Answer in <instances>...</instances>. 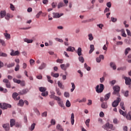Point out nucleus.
I'll use <instances>...</instances> for the list:
<instances>
[{
	"label": "nucleus",
	"mask_w": 131,
	"mask_h": 131,
	"mask_svg": "<svg viewBox=\"0 0 131 131\" xmlns=\"http://www.w3.org/2000/svg\"><path fill=\"white\" fill-rule=\"evenodd\" d=\"M96 92L98 94H101V93H103L104 91V84H100L99 85H97L95 88Z\"/></svg>",
	"instance_id": "obj_1"
},
{
	"label": "nucleus",
	"mask_w": 131,
	"mask_h": 131,
	"mask_svg": "<svg viewBox=\"0 0 131 131\" xmlns=\"http://www.w3.org/2000/svg\"><path fill=\"white\" fill-rule=\"evenodd\" d=\"M113 90H114L113 95H117L118 97H120V95H119V92L120 91V87H119V86L116 85L113 86Z\"/></svg>",
	"instance_id": "obj_2"
},
{
	"label": "nucleus",
	"mask_w": 131,
	"mask_h": 131,
	"mask_svg": "<svg viewBox=\"0 0 131 131\" xmlns=\"http://www.w3.org/2000/svg\"><path fill=\"white\" fill-rule=\"evenodd\" d=\"M103 128L104 129H112V130H114L115 128L113 127V124L109 123V122L106 123L102 126Z\"/></svg>",
	"instance_id": "obj_3"
},
{
	"label": "nucleus",
	"mask_w": 131,
	"mask_h": 131,
	"mask_svg": "<svg viewBox=\"0 0 131 131\" xmlns=\"http://www.w3.org/2000/svg\"><path fill=\"white\" fill-rule=\"evenodd\" d=\"M11 107H12V105H11V104H9L6 103H4L3 104L0 103V108H1V109H3V110L8 109V108H11Z\"/></svg>",
	"instance_id": "obj_4"
},
{
	"label": "nucleus",
	"mask_w": 131,
	"mask_h": 131,
	"mask_svg": "<svg viewBox=\"0 0 131 131\" xmlns=\"http://www.w3.org/2000/svg\"><path fill=\"white\" fill-rule=\"evenodd\" d=\"M120 101H121V99H120V98H117V99L112 103V106L113 107H117L118 105H119L120 102Z\"/></svg>",
	"instance_id": "obj_5"
},
{
	"label": "nucleus",
	"mask_w": 131,
	"mask_h": 131,
	"mask_svg": "<svg viewBox=\"0 0 131 131\" xmlns=\"http://www.w3.org/2000/svg\"><path fill=\"white\" fill-rule=\"evenodd\" d=\"M122 78H124L125 80V84H127V85H130V82H131V79L127 77H124V76H122Z\"/></svg>",
	"instance_id": "obj_6"
},
{
	"label": "nucleus",
	"mask_w": 131,
	"mask_h": 131,
	"mask_svg": "<svg viewBox=\"0 0 131 131\" xmlns=\"http://www.w3.org/2000/svg\"><path fill=\"white\" fill-rule=\"evenodd\" d=\"M3 82L6 83V88H8V89H10V88H11V82H10V81H9V80L8 79H3Z\"/></svg>",
	"instance_id": "obj_7"
},
{
	"label": "nucleus",
	"mask_w": 131,
	"mask_h": 131,
	"mask_svg": "<svg viewBox=\"0 0 131 131\" xmlns=\"http://www.w3.org/2000/svg\"><path fill=\"white\" fill-rule=\"evenodd\" d=\"M12 98L15 101H18V100H20V96H18V93L15 92L12 94Z\"/></svg>",
	"instance_id": "obj_8"
},
{
	"label": "nucleus",
	"mask_w": 131,
	"mask_h": 131,
	"mask_svg": "<svg viewBox=\"0 0 131 131\" xmlns=\"http://www.w3.org/2000/svg\"><path fill=\"white\" fill-rule=\"evenodd\" d=\"M3 127L4 128H5V130H10V124L9 123L4 124L3 125Z\"/></svg>",
	"instance_id": "obj_9"
},
{
	"label": "nucleus",
	"mask_w": 131,
	"mask_h": 131,
	"mask_svg": "<svg viewBox=\"0 0 131 131\" xmlns=\"http://www.w3.org/2000/svg\"><path fill=\"white\" fill-rule=\"evenodd\" d=\"M6 15H7V12L5 10L1 11L0 12L1 18H4V17H6Z\"/></svg>",
	"instance_id": "obj_10"
},
{
	"label": "nucleus",
	"mask_w": 131,
	"mask_h": 131,
	"mask_svg": "<svg viewBox=\"0 0 131 131\" xmlns=\"http://www.w3.org/2000/svg\"><path fill=\"white\" fill-rule=\"evenodd\" d=\"M11 56H17L19 55V51H14L13 50L11 53H10Z\"/></svg>",
	"instance_id": "obj_11"
},
{
	"label": "nucleus",
	"mask_w": 131,
	"mask_h": 131,
	"mask_svg": "<svg viewBox=\"0 0 131 131\" xmlns=\"http://www.w3.org/2000/svg\"><path fill=\"white\" fill-rule=\"evenodd\" d=\"M61 16H63V13H62L60 15V14L58 13H53V18H60Z\"/></svg>",
	"instance_id": "obj_12"
},
{
	"label": "nucleus",
	"mask_w": 131,
	"mask_h": 131,
	"mask_svg": "<svg viewBox=\"0 0 131 131\" xmlns=\"http://www.w3.org/2000/svg\"><path fill=\"white\" fill-rule=\"evenodd\" d=\"M28 93V89H24L19 92V95H25Z\"/></svg>",
	"instance_id": "obj_13"
},
{
	"label": "nucleus",
	"mask_w": 131,
	"mask_h": 131,
	"mask_svg": "<svg viewBox=\"0 0 131 131\" xmlns=\"http://www.w3.org/2000/svg\"><path fill=\"white\" fill-rule=\"evenodd\" d=\"M101 108H102V109H107L108 108V105H107V102H103L101 104Z\"/></svg>",
	"instance_id": "obj_14"
},
{
	"label": "nucleus",
	"mask_w": 131,
	"mask_h": 131,
	"mask_svg": "<svg viewBox=\"0 0 131 131\" xmlns=\"http://www.w3.org/2000/svg\"><path fill=\"white\" fill-rule=\"evenodd\" d=\"M74 50H75V48L71 46H69L68 48H67V52H74Z\"/></svg>",
	"instance_id": "obj_15"
},
{
	"label": "nucleus",
	"mask_w": 131,
	"mask_h": 131,
	"mask_svg": "<svg viewBox=\"0 0 131 131\" xmlns=\"http://www.w3.org/2000/svg\"><path fill=\"white\" fill-rule=\"evenodd\" d=\"M16 123V121L14 119H12L10 120V126L11 127H13L14 125H15Z\"/></svg>",
	"instance_id": "obj_16"
},
{
	"label": "nucleus",
	"mask_w": 131,
	"mask_h": 131,
	"mask_svg": "<svg viewBox=\"0 0 131 131\" xmlns=\"http://www.w3.org/2000/svg\"><path fill=\"white\" fill-rule=\"evenodd\" d=\"M71 122L72 125H73V124H74V113H72L71 114Z\"/></svg>",
	"instance_id": "obj_17"
},
{
	"label": "nucleus",
	"mask_w": 131,
	"mask_h": 131,
	"mask_svg": "<svg viewBox=\"0 0 131 131\" xmlns=\"http://www.w3.org/2000/svg\"><path fill=\"white\" fill-rule=\"evenodd\" d=\"M95 51V46L94 45H90V50L89 51V54H92L93 52Z\"/></svg>",
	"instance_id": "obj_18"
},
{
	"label": "nucleus",
	"mask_w": 131,
	"mask_h": 131,
	"mask_svg": "<svg viewBox=\"0 0 131 131\" xmlns=\"http://www.w3.org/2000/svg\"><path fill=\"white\" fill-rule=\"evenodd\" d=\"M10 18H13V15L10 14V13H7L6 15H5V19L6 20H10Z\"/></svg>",
	"instance_id": "obj_19"
},
{
	"label": "nucleus",
	"mask_w": 131,
	"mask_h": 131,
	"mask_svg": "<svg viewBox=\"0 0 131 131\" xmlns=\"http://www.w3.org/2000/svg\"><path fill=\"white\" fill-rule=\"evenodd\" d=\"M57 84H58L59 88H60V89H61V90H64V86L63 85V84H62V83H61V82H60V81H58Z\"/></svg>",
	"instance_id": "obj_20"
},
{
	"label": "nucleus",
	"mask_w": 131,
	"mask_h": 131,
	"mask_svg": "<svg viewBox=\"0 0 131 131\" xmlns=\"http://www.w3.org/2000/svg\"><path fill=\"white\" fill-rule=\"evenodd\" d=\"M110 66L112 68H113V70H116V65L114 62L110 63Z\"/></svg>",
	"instance_id": "obj_21"
},
{
	"label": "nucleus",
	"mask_w": 131,
	"mask_h": 131,
	"mask_svg": "<svg viewBox=\"0 0 131 131\" xmlns=\"http://www.w3.org/2000/svg\"><path fill=\"white\" fill-rule=\"evenodd\" d=\"M46 66H47V64H46L45 63H42L40 66L39 67V69H40V70H41L44 68H46Z\"/></svg>",
	"instance_id": "obj_22"
},
{
	"label": "nucleus",
	"mask_w": 131,
	"mask_h": 131,
	"mask_svg": "<svg viewBox=\"0 0 131 131\" xmlns=\"http://www.w3.org/2000/svg\"><path fill=\"white\" fill-rule=\"evenodd\" d=\"M25 42H27V43H32L33 40L32 39H29L27 38H25L24 39Z\"/></svg>",
	"instance_id": "obj_23"
},
{
	"label": "nucleus",
	"mask_w": 131,
	"mask_h": 131,
	"mask_svg": "<svg viewBox=\"0 0 131 131\" xmlns=\"http://www.w3.org/2000/svg\"><path fill=\"white\" fill-rule=\"evenodd\" d=\"M110 96H111V93L106 94L104 96V101H107L110 98Z\"/></svg>",
	"instance_id": "obj_24"
},
{
	"label": "nucleus",
	"mask_w": 131,
	"mask_h": 131,
	"mask_svg": "<svg viewBox=\"0 0 131 131\" xmlns=\"http://www.w3.org/2000/svg\"><path fill=\"white\" fill-rule=\"evenodd\" d=\"M35 128V123H33L31 126L29 128L30 130L32 131Z\"/></svg>",
	"instance_id": "obj_25"
},
{
	"label": "nucleus",
	"mask_w": 131,
	"mask_h": 131,
	"mask_svg": "<svg viewBox=\"0 0 131 131\" xmlns=\"http://www.w3.org/2000/svg\"><path fill=\"white\" fill-rule=\"evenodd\" d=\"M5 37L6 39H11V35L9 33H5Z\"/></svg>",
	"instance_id": "obj_26"
},
{
	"label": "nucleus",
	"mask_w": 131,
	"mask_h": 131,
	"mask_svg": "<svg viewBox=\"0 0 131 131\" xmlns=\"http://www.w3.org/2000/svg\"><path fill=\"white\" fill-rule=\"evenodd\" d=\"M81 51H82L81 48L80 47L78 48L77 50V54H78V55L79 56H81L82 55Z\"/></svg>",
	"instance_id": "obj_27"
},
{
	"label": "nucleus",
	"mask_w": 131,
	"mask_h": 131,
	"mask_svg": "<svg viewBox=\"0 0 131 131\" xmlns=\"http://www.w3.org/2000/svg\"><path fill=\"white\" fill-rule=\"evenodd\" d=\"M56 92L57 94L58 95V96H61L62 93H61V91H60V89L56 88Z\"/></svg>",
	"instance_id": "obj_28"
},
{
	"label": "nucleus",
	"mask_w": 131,
	"mask_h": 131,
	"mask_svg": "<svg viewBox=\"0 0 131 131\" xmlns=\"http://www.w3.org/2000/svg\"><path fill=\"white\" fill-rule=\"evenodd\" d=\"M124 102H121L120 103V106L121 108L122 109V110H125V107L124 106Z\"/></svg>",
	"instance_id": "obj_29"
},
{
	"label": "nucleus",
	"mask_w": 131,
	"mask_h": 131,
	"mask_svg": "<svg viewBox=\"0 0 131 131\" xmlns=\"http://www.w3.org/2000/svg\"><path fill=\"white\" fill-rule=\"evenodd\" d=\"M64 3H63V2H60L58 4L57 8L58 9H60V8H62V7H64Z\"/></svg>",
	"instance_id": "obj_30"
},
{
	"label": "nucleus",
	"mask_w": 131,
	"mask_h": 131,
	"mask_svg": "<svg viewBox=\"0 0 131 131\" xmlns=\"http://www.w3.org/2000/svg\"><path fill=\"white\" fill-rule=\"evenodd\" d=\"M53 99L56 100V101H57V102H61V98H60L59 97H57L56 96H53Z\"/></svg>",
	"instance_id": "obj_31"
},
{
	"label": "nucleus",
	"mask_w": 131,
	"mask_h": 131,
	"mask_svg": "<svg viewBox=\"0 0 131 131\" xmlns=\"http://www.w3.org/2000/svg\"><path fill=\"white\" fill-rule=\"evenodd\" d=\"M14 66H15V63L14 62L9 63L7 65V68H11V67H14Z\"/></svg>",
	"instance_id": "obj_32"
},
{
	"label": "nucleus",
	"mask_w": 131,
	"mask_h": 131,
	"mask_svg": "<svg viewBox=\"0 0 131 131\" xmlns=\"http://www.w3.org/2000/svg\"><path fill=\"white\" fill-rule=\"evenodd\" d=\"M39 90L40 91V92H46V91H47V88H45V87H40L39 88Z\"/></svg>",
	"instance_id": "obj_33"
},
{
	"label": "nucleus",
	"mask_w": 131,
	"mask_h": 131,
	"mask_svg": "<svg viewBox=\"0 0 131 131\" xmlns=\"http://www.w3.org/2000/svg\"><path fill=\"white\" fill-rule=\"evenodd\" d=\"M13 80L15 83H18V84H20V83H21L20 80H18L16 78H13Z\"/></svg>",
	"instance_id": "obj_34"
},
{
	"label": "nucleus",
	"mask_w": 131,
	"mask_h": 131,
	"mask_svg": "<svg viewBox=\"0 0 131 131\" xmlns=\"http://www.w3.org/2000/svg\"><path fill=\"white\" fill-rule=\"evenodd\" d=\"M119 113L123 116H126V113L123 112L122 110H119Z\"/></svg>",
	"instance_id": "obj_35"
},
{
	"label": "nucleus",
	"mask_w": 131,
	"mask_h": 131,
	"mask_svg": "<svg viewBox=\"0 0 131 131\" xmlns=\"http://www.w3.org/2000/svg\"><path fill=\"white\" fill-rule=\"evenodd\" d=\"M71 85L72 89H71V92L72 93V92L75 90V84L73 82H72Z\"/></svg>",
	"instance_id": "obj_36"
},
{
	"label": "nucleus",
	"mask_w": 131,
	"mask_h": 131,
	"mask_svg": "<svg viewBox=\"0 0 131 131\" xmlns=\"http://www.w3.org/2000/svg\"><path fill=\"white\" fill-rule=\"evenodd\" d=\"M57 129H59L60 131H63V128H62V126L60 125V124H58L56 126Z\"/></svg>",
	"instance_id": "obj_37"
},
{
	"label": "nucleus",
	"mask_w": 131,
	"mask_h": 131,
	"mask_svg": "<svg viewBox=\"0 0 131 131\" xmlns=\"http://www.w3.org/2000/svg\"><path fill=\"white\" fill-rule=\"evenodd\" d=\"M51 76H53V77H59V73H54L53 72L51 73Z\"/></svg>",
	"instance_id": "obj_38"
},
{
	"label": "nucleus",
	"mask_w": 131,
	"mask_h": 131,
	"mask_svg": "<svg viewBox=\"0 0 131 131\" xmlns=\"http://www.w3.org/2000/svg\"><path fill=\"white\" fill-rule=\"evenodd\" d=\"M126 118L128 120H131V113L129 112L128 113V114L127 115Z\"/></svg>",
	"instance_id": "obj_39"
},
{
	"label": "nucleus",
	"mask_w": 131,
	"mask_h": 131,
	"mask_svg": "<svg viewBox=\"0 0 131 131\" xmlns=\"http://www.w3.org/2000/svg\"><path fill=\"white\" fill-rule=\"evenodd\" d=\"M66 64H62L60 65V68L62 69V70H64V71H66Z\"/></svg>",
	"instance_id": "obj_40"
},
{
	"label": "nucleus",
	"mask_w": 131,
	"mask_h": 131,
	"mask_svg": "<svg viewBox=\"0 0 131 131\" xmlns=\"http://www.w3.org/2000/svg\"><path fill=\"white\" fill-rule=\"evenodd\" d=\"M47 79L49 81V82H50V83H53L54 81L52 80H51V76H47Z\"/></svg>",
	"instance_id": "obj_41"
},
{
	"label": "nucleus",
	"mask_w": 131,
	"mask_h": 131,
	"mask_svg": "<svg viewBox=\"0 0 131 131\" xmlns=\"http://www.w3.org/2000/svg\"><path fill=\"white\" fill-rule=\"evenodd\" d=\"M126 70V67H122L118 68L117 69V70H118L119 71H120V70L123 71V70Z\"/></svg>",
	"instance_id": "obj_42"
},
{
	"label": "nucleus",
	"mask_w": 131,
	"mask_h": 131,
	"mask_svg": "<svg viewBox=\"0 0 131 131\" xmlns=\"http://www.w3.org/2000/svg\"><path fill=\"white\" fill-rule=\"evenodd\" d=\"M48 95H49V92H48V91H45L41 93V96H42V97H47Z\"/></svg>",
	"instance_id": "obj_43"
},
{
	"label": "nucleus",
	"mask_w": 131,
	"mask_h": 131,
	"mask_svg": "<svg viewBox=\"0 0 131 131\" xmlns=\"http://www.w3.org/2000/svg\"><path fill=\"white\" fill-rule=\"evenodd\" d=\"M19 106H23L24 105V101H23V100L21 99L19 100L18 103Z\"/></svg>",
	"instance_id": "obj_44"
},
{
	"label": "nucleus",
	"mask_w": 131,
	"mask_h": 131,
	"mask_svg": "<svg viewBox=\"0 0 131 131\" xmlns=\"http://www.w3.org/2000/svg\"><path fill=\"white\" fill-rule=\"evenodd\" d=\"M66 106L67 107H70V106H71V103H70V101H69V100H67L66 103Z\"/></svg>",
	"instance_id": "obj_45"
},
{
	"label": "nucleus",
	"mask_w": 131,
	"mask_h": 131,
	"mask_svg": "<svg viewBox=\"0 0 131 131\" xmlns=\"http://www.w3.org/2000/svg\"><path fill=\"white\" fill-rule=\"evenodd\" d=\"M88 36H89V40L92 41V40H93V39H94V37L93 36V34H89L88 35Z\"/></svg>",
	"instance_id": "obj_46"
},
{
	"label": "nucleus",
	"mask_w": 131,
	"mask_h": 131,
	"mask_svg": "<svg viewBox=\"0 0 131 131\" xmlns=\"http://www.w3.org/2000/svg\"><path fill=\"white\" fill-rule=\"evenodd\" d=\"M19 69H20V66L17 63L15 68L14 70L15 71H19Z\"/></svg>",
	"instance_id": "obj_47"
},
{
	"label": "nucleus",
	"mask_w": 131,
	"mask_h": 131,
	"mask_svg": "<svg viewBox=\"0 0 131 131\" xmlns=\"http://www.w3.org/2000/svg\"><path fill=\"white\" fill-rule=\"evenodd\" d=\"M79 61L80 62H81V63H83V62H84V59L83 58V57L82 56H79Z\"/></svg>",
	"instance_id": "obj_48"
},
{
	"label": "nucleus",
	"mask_w": 131,
	"mask_h": 131,
	"mask_svg": "<svg viewBox=\"0 0 131 131\" xmlns=\"http://www.w3.org/2000/svg\"><path fill=\"white\" fill-rule=\"evenodd\" d=\"M90 119H87L86 121H85V124L86 125V126H88V127H89V126H90V125H89V123H90Z\"/></svg>",
	"instance_id": "obj_49"
},
{
	"label": "nucleus",
	"mask_w": 131,
	"mask_h": 131,
	"mask_svg": "<svg viewBox=\"0 0 131 131\" xmlns=\"http://www.w3.org/2000/svg\"><path fill=\"white\" fill-rule=\"evenodd\" d=\"M129 51H130V48H127L125 49V55H127V54H128V52H129Z\"/></svg>",
	"instance_id": "obj_50"
},
{
	"label": "nucleus",
	"mask_w": 131,
	"mask_h": 131,
	"mask_svg": "<svg viewBox=\"0 0 131 131\" xmlns=\"http://www.w3.org/2000/svg\"><path fill=\"white\" fill-rule=\"evenodd\" d=\"M123 94L125 97H127L128 96V91H124Z\"/></svg>",
	"instance_id": "obj_51"
},
{
	"label": "nucleus",
	"mask_w": 131,
	"mask_h": 131,
	"mask_svg": "<svg viewBox=\"0 0 131 131\" xmlns=\"http://www.w3.org/2000/svg\"><path fill=\"white\" fill-rule=\"evenodd\" d=\"M15 126L16 127H21L22 126V125L20 123H15Z\"/></svg>",
	"instance_id": "obj_52"
},
{
	"label": "nucleus",
	"mask_w": 131,
	"mask_h": 131,
	"mask_svg": "<svg viewBox=\"0 0 131 131\" xmlns=\"http://www.w3.org/2000/svg\"><path fill=\"white\" fill-rule=\"evenodd\" d=\"M57 63H60V64H62V63H63V62H64V60H63V59H58L56 60Z\"/></svg>",
	"instance_id": "obj_53"
},
{
	"label": "nucleus",
	"mask_w": 131,
	"mask_h": 131,
	"mask_svg": "<svg viewBox=\"0 0 131 131\" xmlns=\"http://www.w3.org/2000/svg\"><path fill=\"white\" fill-rule=\"evenodd\" d=\"M42 14V11H40L36 15V18H39V16Z\"/></svg>",
	"instance_id": "obj_54"
},
{
	"label": "nucleus",
	"mask_w": 131,
	"mask_h": 131,
	"mask_svg": "<svg viewBox=\"0 0 131 131\" xmlns=\"http://www.w3.org/2000/svg\"><path fill=\"white\" fill-rule=\"evenodd\" d=\"M64 97H66V98H69V96H70L69 93L67 92H64Z\"/></svg>",
	"instance_id": "obj_55"
},
{
	"label": "nucleus",
	"mask_w": 131,
	"mask_h": 131,
	"mask_svg": "<svg viewBox=\"0 0 131 131\" xmlns=\"http://www.w3.org/2000/svg\"><path fill=\"white\" fill-rule=\"evenodd\" d=\"M113 122L115 124H117V123H118L119 121H118V120H117V119L115 118L113 120Z\"/></svg>",
	"instance_id": "obj_56"
},
{
	"label": "nucleus",
	"mask_w": 131,
	"mask_h": 131,
	"mask_svg": "<svg viewBox=\"0 0 131 131\" xmlns=\"http://www.w3.org/2000/svg\"><path fill=\"white\" fill-rule=\"evenodd\" d=\"M0 42L1 43H2V46L4 47L6 46V43L5 42V40H3L0 39Z\"/></svg>",
	"instance_id": "obj_57"
},
{
	"label": "nucleus",
	"mask_w": 131,
	"mask_h": 131,
	"mask_svg": "<svg viewBox=\"0 0 131 131\" xmlns=\"http://www.w3.org/2000/svg\"><path fill=\"white\" fill-rule=\"evenodd\" d=\"M58 105H59V106H60V107H64V104H63V103H62L61 102V101H58Z\"/></svg>",
	"instance_id": "obj_58"
},
{
	"label": "nucleus",
	"mask_w": 131,
	"mask_h": 131,
	"mask_svg": "<svg viewBox=\"0 0 131 131\" xmlns=\"http://www.w3.org/2000/svg\"><path fill=\"white\" fill-rule=\"evenodd\" d=\"M48 115V113L47 112H45L44 113H42V117H47Z\"/></svg>",
	"instance_id": "obj_59"
},
{
	"label": "nucleus",
	"mask_w": 131,
	"mask_h": 131,
	"mask_svg": "<svg viewBox=\"0 0 131 131\" xmlns=\"http://www.w3.org/2000/svg\"><path fill=\"white\" fill-rule=\"evenodd\" d=\"M94 20H95V19L91 18V19H88L87 20H85L84 23H85L86 22H93V21H94Z\"/></svg>",
	"instance_id": "obj_60"
},
{
	"label": "nucleus",
	"mask_w": 131,
	"mask_h": 131,
	"mask_svg": "<svg viewBox=\"0 0 131 131\" xmlns=\"http://www.w3.org/2000/svg\"><path fill=\"white\" fill-rule=\"evenodd\" d=\"M122 36H123V37H126V34H125L124 30L122 31Z\"/></svg>",
	"instance_id": "obj_61"
},
{
	"label": "nucleus",
	"mask_w": 131,
	"mask_h": 131,
	"mask_svg": "<svg viewBox=\"0 0 131 131\" xmlns=\"http://www.w3.org/2000/svg\"><path fill=\"white\" fill-rule=\"evenodd\" d=\"M20 85L21 86H25V81H20Z\"/></svg>",
	"instance_id": "obj_62"
},
{
	"label": "nucleus",
	"mask_w": 131,
	"mask_h": 131,
	"mask_svg": "<svg viewBox=\"0 0 131 131\" xmlns=\"http://www.w3.org/2000/svg\"><path fill=\"white\" fill-rule=\"evenodd\" d=\"M111 21H112V22H116V21H117V18H115L114 17H112L111 18Z\"/></svg>",
	"instance_id": "obj_63"
},
{
	"label": "nucleus",
	"mask_w": 131,
	"mask_h": 131,
	"mask_svg": "<svg viewBox=\"0 0 131 131\" xmlns=\"http://www.w3.org/2000/svg\"><path fill=\"white\" fill-rule=\"evenodd\" d=\"M104 112H101L99 114L100 117H104Z\"/></svg>",
	"instance_id": "obj_64"
}]
</instances>
